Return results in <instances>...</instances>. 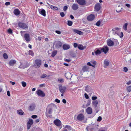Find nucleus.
Returning a JSON list of instances; mask_svg holds the SVG:
<instances>
[{
	"label": "nucleus",
	"mask_w": 131,
	"mask_h": 131,
	"mask_svg": "<svg viewBox=\"0 0 131 131\" xmlns=\"http://www.w3.org/2000/svg\"><path fill=\"white\" fill-rule=\"evenodd\" d=\"M35 63L34 66L36 68H39L40 66L41 63V60L39 59H36L35 60Z\"/></svg>",
	"instance_id": "1"
},
{
	"label": "nucleus",
	"mask_w": 131,
	"mask_h": 131,
	"mask_svg": "<svg viewBox=\"0 0 131 131\" xmlns=\"http://www.w3.org/2000/svg\"><path fill=\"white\" fill-rule=\"evenodd\" d=\"M54 45L57 48H59L62 46V43L60 41H55L54 43L53 46Z\"/></svg>",
	"instance_id": "2"
},
{
	"label": "nucleus",
	"mask_w": 131,
	"mask_h": 131,
	"mask_svg": "<svg viewBox=\"0 0 131 131\" xmlns=\"http://www.w3.org/2000/svg\"><path fill=\"white\" fill-rule=\"evenodd\" d=\"M36 92L37 94L39 96L44 97L45 96V94L43 91L40 90L37 91Z\"/></svg>",
	"instance_id": "3"
},
{
	"label": "nucleus",
	"mask_w": 131,
	"mask_h": 131,
	"mask_svg": "<svg viewBox=\"0 0 131 131\" xmlns=\"http://www.w3.org/2000/svg\"><path fill=\"white\" fill-rule=\"evenodd\" d=\"M18 26L21 28L26 29L28 28V26L25 23H19L18 24Z\"/></svg>",
	"instance_id": "4"
},
{
	"label": "nucleus",
	"mask_w": 131,
	"mask_h": 131,
	"mask_svg": "<svg viewBox=\"0 0 131 131\" xmlns=\"http://www.w3.org/2000/svg\"><path fill=\"white\" fill-rule=\"evenodd\" d=\"M59 90L61 93H63L65 91L66 87L65 86H62V85L60 84L59 85Z\"/></svg>",
	"instance_id": "5"
},
{
	"label": "nucleus",
	"mask_w": 131,
	"mask_h": 131,
	"mask_svg": "<svg viewBox=\"0 0 131 131\" xmlns=\"http://www.w3.org/2000/svg\"><path fill=\"white\" fill-rule=\"evenodd\" d=\"M77 2L81 5H84L86 4L85 0H76Z\"/></svg>",
	"instance_id": "6"
},
{
	"label": "nucleus",
	"mask_w": 131,
	"mask_h": 131,
	"mask_svg": "<svg viewBox=\"0 0 131 131\" xmlns=\"http://www.w3.org/2000/svg\"><path fill=\"white\" fill-rule=\"evenodd\" d=\"M56 106L54 104L52 103L50 104V114L52 113V110L56 108Z\"/></svg>",
	"instance_id": "7"
},
{
	"label": "nucleus",
	"mask_w": 131,
	"mask_h": 131,
	"mask_svg": "<svg viewBox=\"0 0 131 131\" xmlns=\"http://www.w3.org/2000/svg\"><path fill=\"white\" fill-rule=\"evenodd\" d=\"M38 11L40 14L44 16H46V12L44 9H39Z\"/></svg>",
	"instance_id": "8"
},
{
	"label": "nucleus",
	"mask_w": 131,
	"mask_h": 131,
	"mask_svg": "<svg viewBox=\"0 0 131 131\" xmlns=\"http://www.w3.org/2000/svg\"><path fill=\"white\" fill-rule=\"evenodd\" d=\"M77 118L79 121H82L84 119V116L83 114H80L78 115Z\"/></svg>",
	"instance_id": "9"
},
{
	"label": "nucleus",
	"mask_w": 131,
	"mask_h": 131,
	"mask_svg": "<svg viewBox=\"0 0 131 131\" xmlns=\"http://www.w3.org/2000/svg\"><path fill=\"white\" fill-rule=\"evenodd\" d=\"M35 107V104L32 103L28 107V110L30 111H32L34 110Z\"/></svg>",
	"instance_id": "10"
},
{
	"label": "nucleus",
	"mask_w": 131,
	"mask_h": 131,
	"mask_svg": "<svg viewBox=\"0 0 131 131\" xmlns=\"http://www.w3.org/2000/svg\"><path fill=\"white\" fill-rule=\"evenodd\" d=\"M95 18V16L94 15L91 14L87 17L88 20L89 21H92L94 20Z\"/></svg>",
	"instance_id": "11"
},
{
	"label": "nucleus",
	"mask_w": 131,
	"mask_h": 131,
	"mask_svg": "<svg viewBox=\"0 0 131 131\" xmlns=\"http://www.w3.org/2000/svg\"><path fill=\"white\" fill-rule=\"evenodd\" d=\"M101 7L100 4L98 3L95 5L94 8L97 11H99Z\"/></svg>",
	"instance_id": "12"
},
{
	"label": "nucleus",
	"mask_w": 131,
	"mask_h": 131,
	"mask_svg": "<svg viewBox=\"0 0 131 131\" xmlns=\"http://www.w3.org/2000/svg\"><path fill=\"white\" fill-rule=\"evenodd\" d=\"M54 124L58 126H60L61 124L60 121L58 119H57L54 121Z\"/></svg>",
	"instance_id": "13"
},
{
	"label": "nucleus",
	"mask_w": 131,
	"mask_h": 131,
	"mask_svg": "<svg viewBox=\"0 0 131 131\" xmlns=\"http://www.w3.org/2000/svg\"><path fill=\"white\" fill-rule=\"evenodd\" d=\"M24 38L25 39L27 42H29L30 40V36L29 34H26L24 35Z\"/></svg>",
	"instance_id": "14"
},
{
	"label": "nucleus",
	"mask_w": 131,
	"mask_h": 131,
	"mask_svg": "<svg viewBox=\"0 0 131 131\" xmlns=\"http://www.w3.org/2000/svg\"><path fill=\"white\" fill-rule=\"evenodd\" d=\"M108 50V48L107 46L104 47L102 48L101 49V51L102 52H104L105 53H107Z\"/></svg>",
	"instance_id": "15"
},
{
	"label": "nucleus",
	"mask_w": 131,
	"mask_h": 131,
	"mask_svg": "<svg viewBox=\"0 0 131 131\" xmlns=\"http://www.w3.org/2000/svg\"><path fill=\"white\" fill-rule=\"evenodd\" d=\"M85 90L88 92H92V90L91 87L89 86H85Z\"/></svg>",
	"instance_id": "16"
},
{
	"label": "nucleus",
	"mask_w": 131,
	"mask_h": 131,
	"mask_svg": "<svg viewBox=\"0 0 131 131\" xmlns=\"http://www.w3.org/2000/svg\"><path fill=\"white\" fill-rule=\"evenodd\" d=\"M16 63V60L13 59H12L10 60L9 62V65L11 66H14Z\"/></svg>",
	"instance_id": "17"
},
{
	"label": "nucleus",
	"mask_w": 131,
	"mask_h": 131,
	"mask_svg": "<svg viewBox=\"0 0 131 131\" xmlns=\"http://www.w3.org/2000/svg\"><path fill=\"white\" fill-rule=\"evenodd\" d=\"M107 44L110 46H111L114 45V42L110 39H109L107 40Z\"/></svg>",
	"instance_id": "18"
},
{
	"label": "nucleus",
	"mask_w": 131,
	"mask_h": 131,
	"mask_svg": "<svg viewBox=\"0 0 131 131\" xmlns=\"http://www.w3.org/2000/svg\"><path fill=\"white\" fill-rule=\"evenodd\" d=\"M86 112L88 114H91L92 112V108L91 107H88L86 109Z\"/></svg>",
	"instance_id": "19"
},
{
	"label": "nucleus",
	"mask_w": 131,
	"mask_h": 131,
	"mask_svg": "<svg viewBox=\"0 0 131 131\" xmlns=\"http://www.w3.org/2000/svg\"><path fill=\"white\" fill-rule=\"evenodd\" d=\"M98 104V101L97 100L93 101L92 102V106L95 108H96L97 107Z\"/></svg>",
	"instance_id": "20"
},
{
	"label": "nucleus",
	"mask_w": 131,
	"mask_h": 131,
	"mask_svg": "<svg viewBox=\"0 0 131 131\" xmlns=\"http://www.w3.org/2000/svg\"><path fill=\"white\" fill-rule=\"evenodd\" d=\"M79 6L78 5L76 4H74L72 6V8L74 10H76L78 9Z\"/></svg>",
	"instance_id": "21"
},
{
	"label": "nucleus",
	"mask_w": 131,
	"mask_h": 131,
	"mask_svg": "<svg viewBox=\"0 0 131 131\" xmlns=\"http://www.w3.org/2000/svg\"><path fill=\"white\" fill-rule=\"evenodd\" d=\"M20 12L18 9H15L14 11V13L16 16L19 15L20 14Z\"/></svg>",
	"instance_id": "22"
},
{
	"label": "nucleus",
	"mask_w": 131,
	"mask_h": 131,
	"mask_svg": "<svg viewBox=\"0 0 131 131\" xmlns=\"http://www.w3.org/2000/svg\"><path fill=\"white\" fill-rule=\"evenodd\" d=\"M88 69L89 68L88 66H84L82 68L81 71L82 72H84L86 71H88Z\"/></svg>",
	"instance_id": "23"
},
{
	"label": "nucleus",
	"mask_w": 131,
	"mask_h": 131,
	"mask_svg": "<svg viewBox=\"0 0 131 131\" xmlns=\"http://www.w3.org/2000/svg\"><path fill=\"white\" fill-rule=\"evenodd\" d=\"M71 73L69 72H67L66 74V77L67 79H71L72 77Z\"/></svg>",
	"instance_id": "24"
},
{
	"label": "nucleus",
	"mask_w": 131,
	"mask_h": 131,
	"mask_svg": "<svg viewBox=\"0 0 131 131\" xmlns=\"http://www.w3.org/2000/svg\"><path fill=\"white\" fill-rule=\"evenodd\" d=\"M122 8L119 5L116 10L117 13H119L122 11Z\"/></svg>",
	"instance_id": "25"
},
{
	"label": "nucleus",
	"mask_w": 131,
	"mask_h": 131,
	"mask_svg": "<svg viewBox=\"0 0 131 131\" xmlns=\"http://www.w3.org/2000/svg\"><path fill=\"white\" fill-rule=\"evenodd\" d=\"M78 48L80 50H83L85 49L86 46L84 47L82 45H79L78 46Z\"/></svg>",
	"instance_id": "26"
},
{
	"label": "nucleus",
	"mask_w": 131,
	"mask_h": 131,
	"mask_svg": "<svg viewBox=\"0 0 131 131\" xmlns=\"http://www.w3.org/2000/svg\"><path fill=\"white\" fill-rule=\"evenodd\" d=\"M63 48L64 50H67L70 48V46L68 45L64 44L63 45Z\"/></svg>",
	"instance_id": "27"
},
{
	"label": "nucleus",
	"mask_w": 131,
	"mask_h": 131,
	"mask_svg": "<svg viewBox=\"0 0 131 131\" xmlns=\"http://www.w3.org/2000/svg\"><path fill=\"white\" fill-rule=\"evenodd\" d=\"M17 112L18 114L20 115H23L24 113V112L21 109L17 110Z\"/></svg>",
	"instance_id": "28"
},
{
	"label": "nucleus",
	"mask_w": 131,
	"mask_h": 131,
	"mask_svg": "<svg viewBox=\"0 0 131 131\" xmlns=\"http://www.w3.org/2000/svg\"><path fill=\"white\" fill-rule=\"evenodd\" d=\"M73 30L74 32L79 35H81L83 34V32L81 31L77 30L75 29H74Z\"/></svg>",
	"instance_id": "29"
},
{
	"label": "nucleus",
	"mask_w": 131,
	"mask_h": 131,
	"mask_svg": "<svg viewBox=\"0 0 131 131\" xmlns=\"http://www.w3.org/2000/svg\"><path fill=\"white\" fill-rule=\"evenodd\" d=\"M46 116L48 117H49V109L48 107L47 108L46 113Z\"/></svg>",
	"instance_id": "30"
},
{
	"label": "nucleus",
	"mask_w": 131,
	"mask_h": 131,
	"mask_svg": "<svg viewBox=\"0 0 131 131\" xmlns=\"http://www.w3.org/2000/svg\"><path fill=\"white\" fill-rule=\"evenodd\" d=\"M104 67L105 68H106L109 65V63L107 61L105 60L104 61Z\"/></svg>",
	"instance_id": "31"
},
{
	"label": "nucleus",
	"mask_w": 131,
	"mask_h": 131,
	"mask_svg": "<svg viewBox=\"0 0 131 131\" xmlns=\"http://www.w3.org/2000/svg\"><path fill=\"white\" fill-rule=\"evenodd\" d=\"M57 51L56 50H54L53 51L51 56L52 57H54L56 55L57 53Z\"/></svg>",
	"instance_id": "32"
},
{
	"label": "nucleus",
	"mask_w": 131,
	"mask_h": 131,
	"mask_svg": "<svg viewBox=\"0 0 131 131\" xmlns=\"http://www.w3.org/2000/svg\"><path fill=\"white\" fill-rule=\"evenodd\" d=\"M101 53V51L99 49H97L95 52V53L96 55H97L100 54Z\"/></svg>",
	"instance_id": "33"
},
{
	"label": "nucleus",
	"mask_w": 131,
	"mask_h": 131,
	"mask_svg": "<svg viewBox=\"0 0 131 131\" xmlns=\"http://www.w3.org/2000/svg\"><path fill=\"white\" fill-rule=\"evenodd\" d=\"M33 122L32 119H30L29 120L27 123L31 125L33 124Z\"/></svg>",
	"instance_id": "34"
},
{
	"label": "nucleus",
	"mask_w": 131,
	"mask_h": 131,
	"mask_svg": "<svg viewBox=\"0 0 131 131\" xmlns=\"http://www.w3.org/2000/svg\"><path fill=\"white\" fill-rule=\"evenodd\" d=\"M92 64L91 66L93 67H95L96 64V62L94 61H93L91 62Z\"/></svg>",
	"instance_id": "35"
},
{
	"label": "nucleus",
	"mask_w": 131,
	"mask_h": 131,
	"mask_svg": "<svg viewBox=\"0 0 131 131\" xmlns=\"http://www.w3.org/2000/svg\"><path fill=\"white\" fill-rule=\"evenodd\" d=\"M3 57L5 59H6L8 58V56L7 54L6 53L3 54Z\"/></svg>",
	"instance_id": "36"
},
{
	"label": "nucleus",
	"mask_w": 131,
	"mask_h": 131,
	"mask_svg": "<svg viewBox=\"0 0 131 131\" xmlns=\"http://www.w3.org/2000/svg\"><path fill=\"white\" fill-rule=\"evenodd\" d=\"M29 55H30L32 56H33L34 55V53L33 51L31 50H29Z\"/></svg>",
	"instance_id": "37"
},
{
	"label": "nucleus",
	"mask_w": 131,
	"mask_h": 131,
	"mask_svg": "<svg viewBox=\"0 0 131 131\" xmlns=\"http://www.w3.org/2000/svg\"><path fill=\"white\" fill-rule=\"evenodd\" d=\"M128 25V24L125 23L123 26V29L125 30H127V27Z\"/></svg>",
	"instance_id": "38"
},
{
	"label": "nucleus",
	"mask_w": 131,
	"mask_h": 131,
	"mask_svg": "<svg viewBox=\"0 0 131 131\" xmlns=\"http://www.w3.org/2000/svg\"><path fill=\"white\" fill-rule=\"evenodd\" d=\"M50 7L52 9H55L56 10H58V9L57 7H56L52 5H51L50 6Z\"/></svg>",
	"instance_id": "39"
},
{
	"label": "nucleus",
	"mask_w": 131,
	"mask_h": 131,
	"mask_svg": "<svg viewBox=\"0 0 131 131\" xmlns=\"http://www.w3.org/2000/svg\"><path fill=\"white\" fill-rule=\"evenodd\" d=\"M127 92H129L131 91V86H128L126 88Z\"/></svg>",
	"instance_id": "40"
},
{
	"label": "nucleus",
	"mask_w": 131,
	"mask_h": 131,
	"mask_svg": "<svg viewBox=\"0 0 131 131\" xmlns=\"http://www.w3.org/2000/svg\"><path fill=\"white\" fill-rule=\"evenodd\" d=\"M72 22L70 20H68V25L70 26L72 25Z\"/></svg>",
	"instance_id": "41"
},
{
	"label": "nucleus",
	"mask_w": 131,
	"mask_h": 131,
	"mask_svg": "<svg viewBox=\"0 0 131 131\" xmlns=\"http://www.w3.org/2000/svg\"><path fill=\"white\" fill-rule=\"evenodd\" d=\"M21 84L22 86L23 87H25L26 85V83L25 82L22 81L21 82Z\"/></svg>",
	"instance_id": "42"
},
{
	"label": "nucleus",
	"mask_w": 131,
	"mask_h": 131,
	"mask_svg": "<svg viewBox=\"0 0 131 131\" xmlns=\"http://www.w3.org/2000/svg\"><path fill=\"white\" fill-rule=\"evenodd\" d=\"M128 70V69L126 67H124L123 69V71L125 72H126Z\"/></svg>",
	"instance_id": "43"
},
{
	"label": "nucleus",
	"mask_w": 131,
	"mask_h": 131,
	"mask_svg": "<svg viewBox=\"0 0 131 131\" xmlns=\"http://www.w3.org/2000/svg\"><path fill=\"white\" fill-rule=\"evenodd\" d=\"M8 32L10 34H12L13 32L12 30L10 28H9L8 30Z\"/></svg>",
	"instance_id": "44"
},
{
	"label": "nucleus",
	"mask_w": 131,
	"mask_h": 131,
	"mask_svg": "<svg viewBox=\"0 0 131 131\" xmlns=\"http://www.w3.org/2000/svg\"><path fill=\"white\" fill-rule=\"evenodd\" d=\"M58 81L59 82L62 83L64 81V80L62 79H60L58 80Z\"/></svg>",
	"instance_id": "45"
},
{
	"label": "nucleus",
	"mask_w": 131,
	"mask_h": 131,
	"mask_svg": "<svg viewBox=\"0 0 131 131\" xmlns=\"http://www.w3.org/2000/svg\"><path fill=\"white\" fill-rule=\"evenodd\" d=\"M97 99V96H92V100L93 101H95Z\"/></svg>",
	"instance_id": "46"
},
{
	"label": "nucleus",
	"mask_w": 131,
	"mask_h": 131,
	"mask_svg": "<svg viewBox=\"0 0 131 131\" xmlns=\"http://www.w3.org/2000/svg\"><path fill=\"white\" fill-rule=\"evenodd\" d=\"M102 119V117L101 116H100L98 117V118L97 119V121H98V122H100L101 121Z\"/></svg>",
	"instance_id": "47"
},
{
	"label": "nucleus",
	"mask_w": 131,
	"mask_h": 131,
	"mask_svg": "<svg viewBox=\"0 0 131 131\" xmlns=\"http://www.w3.org/2000/svg\"><path fill=\"white\" fill-rule=\"evenodd\" d=\"M120 38L123 37V34L122 32H121L119 35Z\"/></svg>",
	"instance_id": "48"
},
{
	"label": "nucleus",
	"mask_w": 131,
	"mask_h": 131,
	"mask_svg": "<svg viewBox=\"0 0 131 131\" xmlns=\"http://www.w3.org/2000/svg\"><path fill=\"white\" fill-rule=\"evenodd\" d=\"M100 20H99V21H98L97 23H96V25L97 26H100Z\"/></svg>",
	"instance_id": "49"
},
{
	"label": "nucleus",
	"mask_w": 131,
	"mask_h": 131,
	"mask_svg": "<svg viewBox=\"0 0 131 131\" xmlns=\"http://www.w3.org/2000/svg\"><path fill=\"white\" fill-rule=\"evenodd\" d=\"M61 16L62 17H64L65 16V14L63 12H61L60 13Z\"/></svg>",
	"instance_id": "50"
},
{
	"label": "nucleus",
	"mask_w": 131,
	"mask_h": 131,
	"mask_svg": "<svg viewBox=\"0 0 131 131\" xmlns=\"http://www.w3.org/2000/svg\"><path fill=\"white\" fill-rule=\"evenodd\" d=\"M91 102L90 101H89L86 104V107H88L89 106Z\"/></svg>",
	"instance_id": "51"
},
{
	"label": "nucleus",
	"mask_w": 131,
	"mask_h": 131,
	"mask_svg": "<svg viewBox=\"0 0 131 131\" xmlns=\"http://www.w3.org/2000/svg\"><path fill=\"white\" fill-rule=\"evenodd\" d=\"M31 125L28 124L27 123V129L28 130L30 128Z\"/></svg>",
	"instance_id": "52"
},
{
	"label": "nucleus",
	"mask_w": 131,
	"mask_h": 131,
	"mask_svg": "<svg viewBox=\"0 0 131 131\" xmlns=\"http://www.w3.org/2000/svg\"><path fill=\"white\" fill-rule=\"evenodd\" d=\"M37 117V116L36 115H32L31 116V118H36Z\"/></svg>",
	"instance_id": "53"
},
{
	"label": "nucleus",
	"mask_w": 131,
	"mask_h": 131,
	"mask_svg": "<svg viewBox=\"0 0 131 131\" xmlns=\"http://www.w3.org/2000/svg\"><path fill=\"white\" fill-rule=\"evenodd\" d=\"M84 96H85V98L86 99H89V96H88V95L86 93H85L84 94Z\"/></svg>",
	"instance_id": "54"
},
{
	"label": "nucleus",
	"mask_w": 131,
	"mask_h": 131,
	"mask_svg": "<svg viewBox=\"0 0 131 131\" xmlns=\"http://www.w3.org/2000/svg\"><path fill=\"white\" fill-rule=\"evenodd\" d=\"M55 101L58 103H59L60 102V100L58 99H56L55 100Z\"/></svg>",
	"instance_id": "55"
},
{
	"label": "nucleus",
	"mask_w": 131,
	"mask_h": 131,
	"mask_svg": "<svg viewBox=\"0 0 131 131\" xmlns=\"http://www.w3.org/2000/svg\"><path fill=\"white\" fill-rule=\"evenodd\" d=\"M47 75L45 74H42L41 77V78H43L46 77Z\"/></svg>",
	"instance_id": "56"
},
{
	"label": "nucleus",
	"mask_w": 131,
	"mask_h": 131,
	"mask_svg": "<svg viewBox=\"0 0 131 131\" xmlns=\"http://www.w3.org/2000/svg\"><path fill=\"white\" fill-rule=\"evenodd\" d=\"M130 29H128L127 31L128 32L130 33L131 32V26H129Z\"/></svg>",
	"instance_id": "57"
},
{
	"label": "nucleus",
	"mask_w": 131,
	"mask_h": 131,
	"mask_svg": "<svg viewBox=\"0 0 131 131\" xmlns=\"http://www.w3.org/2000/svg\"><path fill=\"white\" fill-rule=\"evenodd\" d=\"M67 6H65L63 7V10L64 11H66L67 9Z\"/></svg>",
	"instance_id": "58"
},
{
	"label": "nucleus",
	"mask_w": 131,
	"mask_h": 131,
	"mask_svg": "<svg viewBox=\"0 0 131 131\" xmlns=\"http://www.w3.org/2000/svg\"><path fill=\"white\" fill-rule=\"evenodd\" d=\"M55 32L58 34H61V32L60 31L56 30V31Z\"/></svg>",
	"instance_id": "59"
},
{
	"label": "nucleus",
	"mask_w": 131,
	"mask_h": 131,
	"mask_svg": "<svg viewBox=\"0 0 131 131\" xmlns=\"http://www.w3.org/2000/svg\"><path fill=\"white\" fill-rule=\"evenodd\" d=\"M78 45L76 43H74L73 46L74 48H76L77 46L78 47Z\"/></svg>",
	"instance_id": "60"
},
{
	"label": "nucleus",
	"mask_w": 131,
	"mask_h": 131,
	"mask_svg": "<svg viewBox=\"0 0 131 131\" xmlns=\"http://www.w3.org/2000/svg\"><path fill=\"white\" fill-rule=\"evenodd\" d=\"M7 95L9 96H10V94L9 91H7Z\"/></svg>",
	"instance_id": "61"
},
{
	"label": "nucleus",
	"mask_w": 131,
	"mask_h": 131,
	"mask_svg": "<svg viewBox=\"0 0 131 131\" xmlns=\"http://www.w3.org/2000/svg\"><path fill=\"white\" fill-rule=\"evenodd\" d=\"M40 121V119H37L35 121V122L36 123H37L38 122Z\"/></svg>",
	"instance_id": "62"
},
{
	"label": "nucleus",
	"mask_w": 131,
	"mask_h": 131,
	"mask_svg": "<svg viewBox=\"0 0 131 131\" xmlns=\"http://www.w3.org/2000/svg\"><path fill=\"white\" fill-rule=\"evenodd\" d=\"M71 128V127L70 126L68 125L66 126L65 127V128H67L69 129H70Z\"/></svg>",
	"instance_id": "63"
},
{
	"label": "nucleus",
	"mask_w": 131,
	"mask_h": 131,
	"mask_svg": "<svg viewBox=\"0 0 131 131\" xmlns=\"http://www.w3.org/2000/svg\"><path fill=\"white\" fill-rule=\"evenodd\" d=\"M126 84L128 85H129L130 84H131V81H129L127 82L126 83Z\"/></svg>",
	"instance_id": "64"
}]
</instances>
